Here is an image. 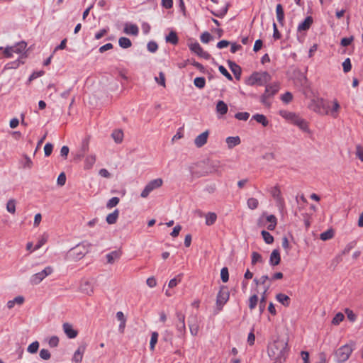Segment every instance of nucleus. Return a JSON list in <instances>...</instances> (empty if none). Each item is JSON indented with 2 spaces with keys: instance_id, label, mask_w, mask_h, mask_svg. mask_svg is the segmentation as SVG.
I'll list each match as a JSON object with an SVG mask.
<instances>
[{
  "instance_id": "680f3d73",
  "label": "nucleus",
  "mask_w": 363,
  "mask_h": 363,
  "mask_svg": "<svg viewBox=\"0 0 363 363\" xmlns=\"http://www.w3.org/2000/svg\"><path fill=\"white\" fill-rule=\"evenodd\" d=\"M218 70L228 80H230V81L233 80V77H232L231 74L228 72V70L226 69V68L224 66H223V65L219 66Z\"/></svg>"
},
{
  "instance_id": "3c124183",
  "label": "nucleus",
  "mask_w": 363,
  "mask_h": 363,
  "mask_svg": "<svg viewBox=\"0 0 363 363\" xmlns=\"http://www.w3.org/2000/svg\"><path fill=\"white\" fill-rule=\"evenodd\" d=\"M220 279L223 282L226 283L229 279V273L227 267H223L220 270Z\"/></svg>"
},
{
  "instance_id": "13d9d810",
  "label": "nucleus",
  "mask_w": 363,
  "mask_h": 363,
  "mask_svg": "<svg viewBox=\"0 0 363 363\" xmlns=\"http://www.w3.org/2000/svg\"><path fill=\"white\" fill-rule=\"evenodd\" d=\"M294 112H291V111H286V110H280L279 111V114L283 118H284L286 121H288L289 120V118L292 116V115L294 114Z\"/></svg>"
},
{
  "instance_id": "79ce46f5",
  "label": "nucleus",
  "mask_w": 363,
  "mask_h": 363,
  "mask_svg": "<svg viewBox=\"0 0 363 363\" xmlns=\"http://www.w3.org/2000/svg\"><path fill=\"white\" fill-rule=\"evenodd\" d=\"M334 236V232L332 229H329L320 235V238L323 240L326 241L331 238H333Z\"/></svg>"
},
{
  "instance_id": "a18cd8bd",
  "label": "nucleus",
  "mask_w": 363,
  "mask_h": 363,
  "mask_svg": "<svg viewBox=\"0 0 363 363\" xmlns=\"http://www.w3.org/2000/svg\"><path fill=\"white\" fill-rule=\"evenodd\" d=\"M194 84L197 88L203 89L206 85V79L203 77H196Z\"/></svg>"
},
{
  "instance_id": "603ef678",
  "label": "nucleus",
  "mask_w": 363,
  "mask_h": 363,
  "mask_svg": "<svg viewBox=\"0 0 363 363\" xmlns=\"http://www.w3.org/2000/svg\"><path fill=\"white\" fill-rule=\"evenodd\" d=\"M250 117L248 112H238L235 113V118L240 121H246Z\"/></svg>"
},
{
  "instance_id": "49530a36",
  "label": "nucleus",
  "mask_w": 363,
  "mask_h": 363,
  "mask_svg": "<svg viewBox=\"0 0 363 363\" xmlns=\"http://www.w3.org/2000/svg\"><path fill=\"white\" fill-rule=\"evenodd\" d=\"M39 349V342L38 341H34L31 344H30L27 348L28 352L30 354H35L38 352Z\"/></svg>"
},
{
  "instance_id": "39448f33",
  "label": "nucleus",
  "mask_w": 363,
  "mask_h": 363,
  "mask_svg": "<svg viewBox=\"0 0 363 363\" xmlns=\"http://www.w3.org/2000/svg\"><path fill=\"white\" fill-rule=\"evenodd\" d=\"M353 351L352 346L348 344L338 348L335 354L336 361L342 363L346 362Z\"/></svg>"
},
{
  "instance_id": "0eeeda50",
  "label": "nucleus",
  "mask_w": 363,
  "mask_h": 363,
  "mask_svg": "<svg viewBox=\"0 0 363 363\" xmlns=\"http://www.w3.org/2000/svg\"><path fill=\"white\" fill-rule=\"evenodd\" d=\"M162 184L163 180L161 178L151 180L145 185L143 190L141 191L140 196L143 199L147 198L152 191L161 187Z\"/></svg>"
},
{
  "instance_id": "5701e85b",
  "label": "nucleus",
  "mask_w": 363,
  "mask_h": 363,
  "mask_svg": "<svg viewBox=\"0 0 363 363\" xmlns=\"http://www.w3.org/2000/svg\"><path fill=\"white\" fill-rule=\"evenodd\" d=\"M281 256L279 250H274L269 257V263L271 266H277L280 263Z\"/></svg>"
},
{
  "instance_id": "2eb2a0df",
  "label": "nucleus",
  "mask_w": 363,
  "mask_h": 363,
  "mask_svg": "<svg viewBox=\"0 0 363 363\" xmlns=\"http://www.w3.org/2000/svg\"><path fill=\"white\" fill-rule=\"evenodd\" d=\"M280 89V84L279 82H273L271 84H267L265 85L264 92L269 95L271 98L274 97L275 94Z\"/></svg>"
},
{
  "instance_id": "09e8293b",
  "label": "nucleus",
  "mask_w": 363,
  "mask_h": 363,
  "mask_svg": "<svg viewBox=\"0 0 363 363\" xmlns=\"http://www.w3.org/2000/svg\"><path fill=\"white\" fill-rule=\"evenodd\" d=\"M343 72L345 73L349 72L352 69V64L349 57L346 58L342 64Z\"/></svg>"
},
{
  "instance_id": "ea45409f",
  "label": "nucleus",
  "mask_w": 363,
  "mask_h": 363,
  "mask_svg": "<svg viewBox=\"0 0 363 363\" xmlns=\"http://www.w3.org/2000/svg\"><path fill=\"white\" fill-rule=\"evenodd\" d=\"M159 334L157 332H152L151 334V338L150 342V349L151 351L155 350V345L158 340Z\"/></svg>"
},
{
  "instance_id": "2f4dec72",
  "label": "nucleus",
  "mask_w": 363,
  "mask_h": 363,
  "mask_svg": "<svg viewBox=\"0 0 363 363\" xmlns=\"http://www.w3.org/2000/svg\"><path fill=\"white\" fill-rule=\"evenodd\" d=\"M217 220V215L213 212H209L205 215V223L210 226L215 223Z\"/></svg>"
},
{
  "instance_id": "e433bc0d",
  "label": "nucleus",
  "mask_w": 363,
  "mask_h": 363,
  "mask_svg": "<svg viewBox=\"0 0 363 363\" xmlns=\"http://www.w3.org/2000/svg\"><path fill=\"white\" fill-rule=\"evenodd\" d=\"M118 44L123 49H127L132 46L130 40L126 37H121L118 40Z\"/></svg>"
},
{
  "instance_id": "a878e982",
  "label": "nucleus",
  "mask_w": 363,
  "mask_h": 363,
  "mask_svg": "<svg viewBox=\"0 0 363 363\" xmlns=\"http://www.w3.org/2000/svg\"><path fill=\"white\" fill-rule=\"evenodd\" d=\"M228 107L223 101H218L216 104V113L218 117L220 118L225 113H227Z\"/></svg>"
},
{
  "instance_id": "4be33fe9",
  "label": "nucleus",
  "mask_w": 363,
  "mask_h": 363,
  "mask_svg": "<svg viewBox=\"0 0 363 363\" xmlns=\"http://www.w3.org/2000/svg\"><path fill=\"white\" fill-rule=\"evenodd\" d=\"M313 22L311 16H307L303 21L299 23L297 27L298 32L308 30Z\"/></svg>"
},
{
  "instance_id": "b1692460",
  "label": "nucleus",
  "mask_w": 363,
  "mask_h": 363,
  "mask_svg": "<svg viewBox=\"0 0 363 363\" xmlns=\"http://www.w3.org/2000/svg\"><path fill=\"white\" fill-rule=\"evenodd\" d=\"M96 160V157L94 154H90L86 155L84 159V169L86 170L91 169L94 167Z\"/></svg>"
},
{
  "instance_id": "a211bd4d",
  "label": "nucleus",
  "mask_w": 363,
  "mask_h": 363,
  "mask_svg": "<svg viewBox=\"0 0 363 363\" xmlns=\"http://www.w3.org/2000/svg\"><path fill=\"white\" fill-rule=\"evenodd\" d=\"M209 132L208 130L201 133L194 139V144L197 147H203L206 143L208 138Z\"/></svg>"
},
{
  "instance_id": "1a4fd4ad",
  "label": "nucleus",
  "mask_w": 363,
  "mask_h": 363,
  "mask_svg": "<svg viewBox=\"0 0 363 363\" xmlns=\"http://www.w3.org/2000/svg\"><path fill=\"white\" fill-rule=\"evenodd\" d=\"M188 47L192 52L195 53L201 57H203L206 60H208L211 57L210 54L204 51L196 40L190 39L188 42Z\"/></svg>"
},
{
  "instance_id": "ddd939ff",
  "label": "nucleus",
  "mask_w": 363,
  "mask_h": 363,
  "mask_svg": "<svg viewBox=\"0 0 363 363\" xmlns=\"http://www.w3.org/2000/svg\"><path fill=\"white\" fill-rule=\"evenodd\" d=\"M269 192L275 200L278 206H282L284 203V199L282 196L281 189L278 185L272 186L269 189Z\"/></svg>"
},
{
  "instance_id": "69168bd1",
  "label": "nucleus",
  "mask_w": 363,
  "mask_h": 363,
  "mask_svg": "<svg viewBox=\"0 0 363 363\" xmlns=\"http://www.w3.org/2000/svg\"><path fill=\"white\" fill-rule=\"evenodd\" d=\"M345 312L349 320H350L351 322L355 321L357 315L352 310L346 308Z\"/></svg>"
},
{
  "instance_id": "412c9836",
  "label": "nucleus",
  "mask_w": 363,
  "mask_h": 363,
  "mask_svg": "<svg viewBox=\"0 0 363 363\" xmlns=\"http://www.w3.org/2000/svg\"><path fill=\"white\" fill-rule=\"evenodd\" d=\"M122 255V252L120 250L111 251L106 255L107 263L113 264L116 261L120 259Z\"/></svg>"
},
{
  "instance_id": "c03bdc74",
  "label": "nucleus",
  "mask_w": 363,
  "mask_h": 363,
  "mask_svg": "<svg viewBox=\"0 0 363 363\" xmlns=\"http://www.w3.org/2000/svg\"><path fill=\"white\" fill-rule=\"evenodd\" d=\"M267 290H268V287L266 288L265 290L264 291V292L262 295L261 299H260L259 308V312L261 313H263L265 309V303H266V298H267L266 293H267Z\"/></svg>"
},
{
  "instance_id": "20e7f679",
  "label": "nucleus",
  "mask_w": 363,
  "mask_h": 363,
  "mask_svg": "<svg viewBox=\"0 0 363 363\" xmlns=\"http://www.w3.org/2000/svg\"><path fill=\"white\" fill-rule=\"evenodd\" d=\"M257 224L259 227L266 228L269 230H273L277 226V219L274 215L263 213L259 218Z\"/></svg>"
},
{
  "instance_id": "c9c22d12",
  "label": "nucleus",
  "mask_w": 363,
  "mask_h": 363,
  "mask_svg": "<svg viewBox=\"0 0 363 363\" xmlns=\"http://www.w3.org/2000/svg\"><path fill=\"white\" fill-rule=\"evenodd\" d=\"M229 67L236 78H239L241 74V68L235 62L229 61Z\"/></svg>"
},
{
  "instance_id": "e2e57ef3",
  "label": "nucleus",
  "mask_w": 363,
  "mask_h": 363,
  "mask_svg": "<svg viewBox=\"0 0 363 363\" xmlns=\"http://www.w3.org/2000/svg\"><path fill=\"white\" fill-rule=\"evenodd\" d=\"M109 30L108 28H104L99 30L95 33L94 38L96 40L101 39L103 36H104Z\"/></svg>"
},
{
  "instance_id": "c756f323",
  "label": "nucleus",
  "mask_w": 363,
  "mask_h": 363,
  "mask_svg": "<svg viewBox=\"0 0 363 363\" xmlns=\"http://www.w3.org/2000/svg\"><path fill=\"white\" fill-rule=\"evenodd\" d=\"M165 40L168 43L172 45H177L179 41L177 34L175 31L171 30L167 35L165 37Z\"/></svg>"
},
{
  "instance_id": "5fc2aeb1",
  "label": "nucleus",
  "mask_w": 363,
  "mask_h": 363,
  "mask_svg": "<svg viewBox=\"0 0 363 363\" xmlns=\"http://www.w3.org/2000/svg\"><path fill=\"white\" fill-rule=\"evenodd\" d=\"M6 209L11 213L16 212V203L13 199H10L6 204Z\"/></svg>"
},
{
  "instance_id": "338daca9",
  "label": "nucleus",
  "mask_w": 363,
  "mask_h": 363,
  "mask_svg": "<svg viewBox=\"0 0 363 363\" xmlns=\"http://www.w3.org/2000/svg\"><path fill=\"white\" fill-rule=\"evenodd\" d=\"M293 96L291 92H286L281 96V99L284 103L288 104L291 101Z\"/></svg>"
},
{
  "instance_id": "864d4df0",
  "label": "nucleus",
  "mask_w": 363,
  "mask_h": 363,
  "mask_svg": "<svg viewBox=\"0 0 363 363\" xmlns=\"http://www.w3.org/2000/svg\"><path fill=\"white\" fill-rule=\"evenodd\" d=\"M119 198L118 197H112L111 199H109L106 203V207L109 209L115 207L117 206L119 203Z\"/></svg>"
},
{
  "instance_id": "774afa93",
  "label": "nucleus",
  "mask_w": 363,
  "mask_h": 363,
  "mask_svg": "<svg viewBox=\"0 0 363 363\" xmlns=\"http://www.w3.org/2000/svg\"><path fill=\"white\" fill-rule=\"evenodd\" d=\"M201 41L203 43H208L212 38L211 35L208 32H204L201 35Z\"/></svg>"
},
{
  "instance_id": "72a5a7b5",
  "label": "nucleus",
  "mask_w": 363,
  "mask_h": 363,
  "mask_svg": "<svg viewBox=\"0 0 363 363\" xmlns=\"http://www.w3.org/2000/svg\"><path fill=\"white\" fill-rule=\"evenodd\" d=\"M276 299L277 301H279L280 303L284 305V306H289L290 303V298L289 297L284 294H278L276 296Z\"/></svg>"
},
{
  "instance_id": "6ab92c4d",
  "label": "nucleus",
  "mask_w": 363,
  "mask_h": 363,
  "mask_svg": "<svg viewBox=\"0 0 363 363\" xmlns=\"http://www.w3.org/2000/svg\"><path fill=\"white\" fill-rule=\"evenodd\" d=\"M123 32L127 35L137 36L139 33V28L136 24L126 23L124 25Z\"/></svg>"
},
{
  "instance_id": "58836bf2",
  "label": "nucleus",
  "mask_w": 363,
  "mask_h": 363,
  "mask_svg": "<svg viewBox=\"0 0 363 363\" xmlns=\"http://www.w3.org/2000/svg\"><path fill=\"white\" fill-rule=\"evenodd\" d=\"M247 206L250 210H255L259 206V201L254 197L249 198L247 200Z\"/></svg>"
},
{
  "instance_id": "aec40b11",
  "label": "nucleus",
  "mask_w": 363,
  "mask_h": 363,
  "mask_svg": "<svg viewBox=\"0 0 363 363\" xmlns=\"http://www.w3.org/2000/svg\"><path fill=\"white\" fill-rule=\"evenodd\" d=\"M86 350L85 345H80L77 350L74 353V355L72 359V363H80L82 360L84 353Z\"/></svg>"
},
{
  "instance_id": "f3484780",
  "label": "nucleus",
  "mask_w": 363,
  "mask_h": 363,
  "mask_svg": "<svg viewBox=\"0 0 363 363\" xmlns=\"http://www.w3.org/2000/svg\"><path fill=\"white\" fill-rule=\"evenodd\" d=\"M340 106L337 100H334L333 101V106L331 108H330L328 104H327L326 106V111L327 113H325V115H329L332 116L334 118H336L338 116L339 110H340Z\"/></svg>"
},
{
  "instance_id": "c85d7f7f",
  "label": "nucleus",
  "mask_w": 363,
  "mask_h": 363,
  "mask_svg": "<svg viewBox=\"0 0 363 363\" xmlns=\"http://www.w3.org/2000/svg\"><path fill=\"white\" fill-rule=\"evenodd\" d=\"M21 167L23 169H31L33 163L31 159L27 155H23V159L20 161Z\"/></svg>"
},
{
  "instance_id": "f03ea898",
  "label": "nucleus",
  "mask_w": 363,
  "mask_h": 363,
  "mask_svg": "<svg viewBox=\"0 0 363 363\" xmlns=\"http://www.w3.org/2000/svg\"><path fill=\"white\" fill-rule=\"evenodd\" d=\"M27 43L25 41H20L12 46H6L4 50L5 57L10 58L13 54H16L20 58L26 56Z\"/></svg>"
},
{
  "instance_id": "7c9ffc66",
  "label": "nucleus",
  "mask_w": 363,
  "mask_h": 363,
  "mask_svg": "<svg viewBox=\"0 0 363 363\" xmlns=\"http://www.w3.org/2000/svg\"><path fill=\"white\" fill-rule=\"evenodd\" d=\"M118 216H119V211L118 209H115L113 211V212H112L111 213H109L106 218V221L108 223V224H114L116 223L118 218Z\"/></svg>"
},
{
  "instance_id": "423d86ee",
  "label": "nucleus",
  "mask_w": 363,
  "mask_h": 363,
  "mask_svg": "<svg viewBox=\"0 0 363 363\" xmlns=\"http://www.w3.org/2000/svg\"><path fill=\"white\" fill-rule=\"evenodd\" d=\"M326 106L327 104L323 101V99L320 98L311 99L308 104V108L311 111L320 115H325V113H327Z\"/></svg>"
},
{
  "instance_id": "cd10ccee",
  "label": "nucleus",
  "mask_w": 363,
  "mask_h": 363,
  "mask_svg": "<svg viewBox=\"0 0 363 363\" xmlns=\"http://www.w3.org/2000/svg\"><path fill=\"white\" fill-rule=\"evenodd\" d=\"M226 144L229 149H232L234 147L240 144L241 140L239 136H230L225 140Z\"/></svg>"
},
{
  "instance_id": "de8ad7c7",
  "label": "nucleus",
  "mask_w": 363,
  "mask_h": 363,
  "mask_svg": "<svg viewBox=\"0 0 363 363\" xmlns=\"http://www.w3.org/2000/svg\"><path fill=\"white\" fill-rule=\"evenodd\" d=\"M47 240H48V236L45 235H42L39 238L37 244L35 245L33 250L35 251V250H39L47 242Z\"/></svg>"
},
{
  "instance_id": "bf43d9fd",
  "label": "nucleus",
  "mask_w": 363,
  "mask_h": 363,
  "mask_svg": "<svg viewBox=\"0 0 363 363\" xmlns=\"http://www.w3.org/2000/svg\"><path fill=\"white\" fill-rule=\"evenodd\" d=\"M147 50L152 53L155 52L158 49V45L155 41H150L147 45Z\"/></svg>"
},
{
  "instance_id": "f257e3e1",
  "label": "nucleus",
  "mask_w": 363,
  "mask_h": 363,
  "mask_svg": "<svg viewBox=\"0 0 363 363\" xmlns=\"http://www.w3.org/2000/svg\"><path fill=\"white\" fill-rule=\"evenodd\" d=\"M271 75L266 71L254 72L246 80L249 86H265L271 81Z\"/></svg>"
},
{
  "instance_id": "7ed1b4c3",
  "label": "nucleus",
  "mask_w": 363,
  "mask_h": 363,
  "mask_svg": "<svg viewBox=\"0 0 363 363\" xmlns=\"http://www.w3.org/2000/svg\"><path fill=\"white\" fill-rule=\"evenodd\" d=\"M287 346V342L284 341H277L269 346L268 348V353L269 357L275 359H281L285 352Z\"/></svg>"
},
{
  "instance_id": "bb28decb",
  "label": "nucleus",
  "mask_w": 363,
  "mask_h": 363,
  "mask_svg": "<svg viewBox=\"0 0 363 363\" xmlns=\"http://www.w3.org/2000/svg\"><path fill=\"white\" fill-rule=\"evenodd\" d=\"M25 301V298L22 296H18L15 297L12 300H9L7 303L6 306L9 309L13 308L16 305L21 306Z\"/></svg>"
},
{
  "instance_id": "473e14b6",
  "label": "nucleus",
  "mask_w": 363,
  "mask_h": 363,
  "mask_svg": "<svg viewBox=\"0 0 363 363\" xmlns=\"http://www.w3.org/2000/svg\"><path fill=\"white\" fill-rule=\"evenodd\" d=\"M252 119L255 120L257 123L262 124L264 127H266L269 125L268 119L263 114H255L252 116Z\"/></svg>"
},
{
  "instance_id": "393cba45",
  "label": "nucleus",
  "mask_w": 363,
  "mask_h": 363,
  "mask_svg": "<svg viewBox=\"0 0 363 363\" xmlns=\"http://www.w3.org/2000/svg\"><path fill=\"white\" fill-rule=\"evenodd\" d=\"M293 125L298 127L301 130H302L304 132H309L308 122L303 118L300 117L299 116L297 117Z\"/></svg>"
},
{
  "instance_id": "9b49d317",
  "label": "nucleus",
  "mask_w": 363,
  "mask_h": 363,
  "mask_svg": "<svg viewBox=\"0 0 363 363\" xmlns=\"http://www.w3.org/2000/svg\"><path fill=\"white\" fill-rule=\"evenodd\" d=\"M177 322L175 324L179 336H183L186 333L185 315L181 311L176 312Z\"/></svg>"
},
{
  "instance_id": "4c0bfd02",
  "label": "nucleus",
  "mask_w": 363,
  "mask_h": 363,
  "mask_svg": "<svg viewBox=\"0 0 363 363\" xmlns=\"http://www.w3.org/2000/svg\"><path fill=\"white\" fill-rule=\"evenodd\" d=\"M111 136L116 143H121L123 139V133L121 130H115L113 131Z\"/></svg>"
},
{
  "instance_id": "f8f14e48",
  "label": "nucleus",
  "mask_w": 363,
  "mask_h": 363,
  "mask_svg": "<svg viewBox=\"0 0 363 363\" xmlns=\"http://www.w3.org/2000/svg\"><path fill=\"white\" fill-rule=\"evenodd\" d=\"M89 244L81 243L72 249V254L76 259H81L89 250Z\"/></svg>"
},
{
  "instance_id": "f704fd0d",
  "label": "nucleus",
  "mask_w": 363,
  "mask_h": 363,
  "mask_svg": "<svg viewBox=\"0 0 363 363\" xmlns=\"http://www.w3.org/2000/svg\"><path fill=\"white\" fill-rule=\"evenodd\" d=\"M276 14L278 22L282 25L284 21V12L281 4L277 5Z\"/></svg>"
},
{
  "instance_id": "dca6fc26",
  "label": "nucleus",
  "mask_w": 363,
  "mask_h": 363,
  "mask_svg": "<svg viewBox=\"0 0 363 363\" xmlns=\"http://www.w3.org/2000/svg\"><path fill=\"white\" fill-rule=\"evenodd\" d=\"M63 331L68 338L74 339L78 335V331L75 330L73 325L69 323H65L62 325Z\"/></svg>"
},
{
  "instance_id": "a19ab883",
  "label": "nucleus",
  "mask_w": 363,
  "mask_h": 363,
  "mask_svg": "<svg viewBox=\"0 0 363 363\" xmlns=\"http://www.w3.org/2000/svg\"><path fill=\"white\" fill-rule=\"evenodd\" d=\"M261 235L262 236V238H263L264 241L267 244H272V243H273V242H274V237L268 231H266V230H263L261 232Z\"/></svg>"
},
{
  "instance_id": "052dcab7",
  "label": "nucleus",
  "mask_w": 363,
  "mask_h": 363,
  "mask_svg": "<svg viewBox=\"0 0 363 363\" xmlns=\"http://www.w3.org/2000/svg\"><path fill=\"white\" fill-rule=\"evenodd\" d=\"M262 261V256L259 253L257 252H253L252 253V264H255L257 262H261Z\"/></svg>"
},
{
  "instance_id": "37998d69",
  "label": "nucleus",
  "mask_w": 363,
  "mask_h": 363,
  "mask_svg": "<svg viewBox=\"0 0 363 363\" xmlns=\"http://www.w3.org/2000/svg\"><path fill=\"white\" fill-rule=\"evenodd\" d=\"M272 99L269 95H267L265 92H264L260 96V102L265 106L269 107L272 104V101H270Z\"/></svg>"
},
{
  "instance_id": "0e129e2a",
  "label": "nucleus",
  "mask_w": 363,
  "mask_h": 363,
  "mask_svg": "<svg viewBox=\"0 0 363 363\" xmlns=\"http://www.w3.org/2000/svg\"><path fill=\"white\" fill-rule=\"evenodd\" d=\"M344 319V315L342 313H337L333 318L332 323L333 325H338Z\"/></svg>"
},
{
  "instance_id": "6e6d98bb",
  "label": "nucleus",
  "mask_w": 363,
  "mask_h": 363,
  "mask_svg": "<svg viewBox=\"0 0 363 363\" xmlns=\"http://www.w3.org/2000/svg\"><path fill=\"white\" fill-rule=\"evenodd\" d=\"M182 281V274H179L177 277L172 279L168 284L169 288L176 286Z\"/></svg>"
},
{
  "instance_id": "9d476101",
  "label": "nucleus",
  "mask_w": 363,
  "mask_h": 363,
  "mask_svg": "<svg viewBox=\"0 0 363 363\" xmlns=\"http://www.w3.org/2000/svg\"><path fill=\"white\" fill-rule=\"evenodd\" d=\"M230 297L228 289L225 286H222L217 294L216 306L219 310H221L223 306L227 303Z\"/></svg>"
},
{
  "instance_id": "4468645a",
  "label": "nucleus",
  "mask_w": 363,
  "mask_h": 363,
  "mask_svg": "<svg viewBox=\"0 0 363 363\" xmlns=\"http://www.w3.org/2000/svg\"><path fill=\"white\" fill-rule=\"evenodd\" d=\"M79 291L88 296H91L94 294V286L90 281L88 279H82L79 284Z\"/></svg>"
},
{
  "instance_id": "6e6552de",
  "label": "nucleus",
  "mask_w": 363,
  "mask_h": 363,
  "mask_svg": "<svg viewBox=\"0 0 363 363\" xmlns=\"http://www.w3.org/2000/svg\"><path fill=\"white\" fill-rule=\"evenodd\" d=\"M52 272L53 268L50 266H48L41 272L33 274L30 278V282L33 285H37Z\"/></svg>"
},
{
  "instance_id": "8fccbe9b",
  "label": "nucleus",
  "mask_w": 363,
  "mask_h": 363,
  "mask_svg": "<svg viewBox=\"0 0 363 363\" xmlns=\"http://www.w3.org/2000/svg\"><path fill=\"white\" fill-rule=\"evenodd\" d=\"M258 301V296L256 294L251 296L249 298V308L250 310H253Z\"/></svg>"
},
{
  "instance_id": "4d7b16f0",
  "label": "nucleus",
  "mask_w": 363,
  "mask_h": 363,
  "mask_svg": "<svg viewBox=\"0 0 363 363\" xmlns=\"http://www.w3.org/2000/svg\"><path fill=\"white\" fill-rule=\"evenodd\" d=\"M227 11H228V7H227V6H225L223 8H222V9L218 10V11H211V13L215 16H217V17H219V18H222V17H223L226 14Z\"/></svg>"
}]
</instances>
